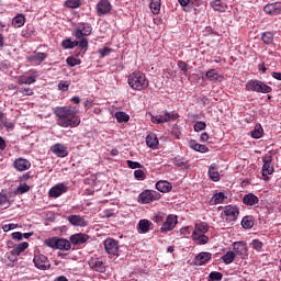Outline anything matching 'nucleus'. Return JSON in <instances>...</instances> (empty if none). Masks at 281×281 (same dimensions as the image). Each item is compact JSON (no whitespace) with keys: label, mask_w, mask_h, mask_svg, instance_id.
Returning <instances> with one entry per match:
<instances>
[{"label":"nucleus","mask_w":281,"mask_h":281,"mask_svg":"<svg viewBox=\"0 0 281 281\" xmlns=\"http://www.w3.org/2000/svg\"><path fill=\"white\" fill-rule=\"evenodd\" d=\"M54 115L57 117V126L61 128H78L80 126L78 111L71 106H57L54 109Z\"/></svg>","instance_id":"nucleus-1"},{"label":"nucleus","mask_w":281,"mask_h":281,"mask_svg":"<svg viewBox=\"0 0 281 281\" xmlns=\"http://www.w3.org/2000/svg\"><path fill=\"white\" fill-rule=\"evenodd\" d=\"M127 83L133 91H144L145 89H148V86L150 85L148 78H146V75L142 71L130 74Z\"/></svg>","instance_id":"nucleus-2"},{"label":"nucleus","mask_w":281,"mask_h":281,"mask_svg":"<svg viewBox=\"0 0 281 281\" xmlns=\"http://www.w3.org/2000/svg\"><path fill=\"white\" fill-rule=\"evenodd\" d=\"M46 247L50 249H59L61 251H69L71 249V241L65 238L52 237L45 240Z\"/></svg>","instance_id":"nucleus-3"},{"label":"nucleus","mask_w":281,"mask_h":281,"mask_svg":"<svg viewBox=\"0 0 281 281\" xmlns=\"http://www.w3.org/2000/svg\"><path fill=\"white\" fill-rule=\"evenodd\" d=\"M246 89L247 91H256V93H271L273 91L271 87L258 79L247 81Z\"/></svg>","instance_id":"nucleus-4"},{"label":"nucleus","mask_w":281,"mask_h":281,"mask_svg":"<svg viewBox=\"0 0 281 281\" xmlns=\"http://www.w3.org/2000/svg\"><path fill=\"white\" fill-rule=\"evenodd\" d=\"M88 265L92 271L98 273H106V259L104 257H91Z\"/></svg>","instance_id":"nucleus-5"},{"label":"nucleus","mask_w":281,"mask_h":281,"mask_svg":"<svg viewBox=\"0 0 281 281\" xmlns=\"http://www.w3.org/2000/svg\"><path fill=\"white\" fill-rule=\"evenodd\" d=\"M93 27L89 23L81 22L77 24L72 31L75 38H85V36H91Z\"/></svg>","instance_id":"nucleus-6"},{"label":"nucleus","mask_w":281,"mask_h":281,"mask_svg":"<svg viewBox=\"0 0 281 281\" xmlns=\"http://www.w3.org/2000/svg\"><path fill=\"white\" fill-rule=\"evenodd\" d=\"M105 252L110 256V258L120 256V241L113 238H106L103 241Z\"/></svg>","instance_id":"nucleus-7"},{"label":"nucleus","mask_w":281,"mask_h":281,"mask_svg":"<svg viewBox=\"0 0 281 281\" xmlns=\"http://www.w3.org/2000/svg\"><path fill=\"white\" fill-rule=\"evenodd\" d=\"M161 193L155 190H145L138 195V201L143 204L153 203V201H159Z\"/></svg>","instance_id":"nucleus-8"},{"label":"nucleus","mask_w":281,"mask_h":281,"mask_svg":"<svg viewBox=\"0 0 281 281\" xmlns=\"http://www.w3.org/2000/svg\"><path fill=\"white\" fill-rule=\"evenodd\" d=\"M41 76V72L36 69H31L24 75L20 76L18 79V83L20 85H34L36 82V79Z\"/></svg>","instance_id":"nucleus-9"},{"label":"nucleus","mask_w":281,"mask_h":281,"mask_svg":"<svg viewBox=\"0 0 281 281\" xmlns=\"http://www.w3.org/2000/svg\"><path fill=\"white\" fill-rule=\"evenodd\" d=\"M263 166H262V179L263 181H269V175L274 172L273 166L271 164L273 162V156L269 155L262 158Z\"/></svg>","instance_id":"nucleus-10"},{"label":"nucleus","mask_w":281,"mask_h":281,"mask_svg":"<svg viewBox=\"0 0 281 281\" xmlns=\"http://www.w3.org/2000/svg\"><path fill=\"white\" fill-rule=\"evenodd\" d=\"M33 262L36 269H40L41 271H47V269L52 267V263L49 262V259L47 258V256L42 254L35 255Z\"/></svg>","instance_id":"nucleus-11"},{"label":"nucleus","mask_w":281,"mask_h":281,"mask_svg":"<svg viewBox=\"0 0 281 281\" xmlns=\"http://www.w3.org/2000/svg\"><path fill=\"white\" fill-rule=\"evenodd\" d=\"M95 10H97L98 16H104L111 13V10H113V5L109 0H100L97 3Z\"/></svg>","instance_id":"nucleus-12"},{"label":"nucleus","mask_w":281,"mask_h":281,"mask_svg":"<svg viewBox=\"0 0 281 281\" xmlns=\"http://www.w3.org/2000/svg\"><path fill=\"white\" fill-rule=\"evenodd\" d=\"M12 166L18 172H25V170H30L32 168V162L29 159L20 157L14 159Z\"/></svg>","instance_id":"nucleus-13"},{"label":"nucleus","mask_w":281,"mask_h":281,"mask_svg":"<svg viewBox=\"0 0 281 281\" xmlns=\"http://www.w3.org/2000/svg\"><path fill=\"white\" fill-rule=\"evenodd\" d=\"M47 56V53L33 52V54L27 57V60L33 67H38V65L45 63Z\"/></svg>","instance_id":"nucleus-14"},{"label":"nucleus","mask_w":281,"mask_h":281,"mask_svg":"<svg viewBox=\"0 0 281 281\" xmlns=\"http://www.w3.org/2000/svg\"><path fill=\"white\" fill-rule=\"evenodd\" d=\"M223 214L224 216H226L227 223H232L233 221H236L238 218V214H240V211H238V206L226 205Z\"/></svg>","instance_id":"nucleus-15"},{"label":"nucleus","mask_w":281,"mask_h":281,"mask_svg":"<svg viewBox=\"0 0 281 281\" xmlns=\"http://www.w3.org/2000/svg\"><path fill=\"white\" fill-rule=\"evenodd\" d=\"M233 249L235 255L240 256V258L245 259L248 256L247 243L245 241H235L233 244Z\"/></svg>","instance_id":"nucleus-16"},{"label":"nucleus","mask_w":281,"mask_h":281,"mask_svg":"<svg viewBox=\"0 0 281 281\" xmlns=\"http://www.w3.org/2000/svg\"><path fill=\"white\" fill-rule=\"evenodd\" d=\"M50 153H53V155H56V157H60V158H65L69 156V151L67 150V146L57 143L54 144L53 146H50Z\"/></svg>","instance_id":"nucleus-17"},{"label":"nucleus","mask_w":281,"mask_h":281,"mask_svg":"<svg viewBox=\"0 0 281 281\" xmlns=\"http://www.w3.org/2000/svg\"><path fill=\"white\" fill-rule=\"evenodd\" d=\"M177 215H168L166 221L164 222L160 231L161 232H172L175 227H177Z\"/></svg>","instance_id":"nucleus-18"},{"label":"nucleus","mask_w":281,"mask_h":281,"mask_svg":"<svg viewBox=\"0 0 281 281\" xmlns=\"http://www.w3.org/2000/svg\"><path fill=\"white\" fill-rule=\"evenodd\" d=\"M263 12L270 14L271 16H278L281 14V2H272L263 7Z\"/></svg>","instance_id":"nucleus-19"},{"label":"nucleus","mask_w":281,"mask_h":281,"mask_svg":"<svg viewBox=\"0 0 281 281\" xmlns=\"http://www.w3.org/2000/svg\"><path fill=\"white\" fill-rule=\"evenodd\" d=\"M67 221L70 225H74V227H87V225H89L85 217L80 215H69Z\"/></svg>","instance_id":"nucleus-20"},{"label":"nucleus","mask_w":281,"mask_h":281,"mask_svg":"<svg viewBox=\"0 0 281 281\" xmlns=\"http://www.w3.org/2000/svg\"><path fill=\"white\" fill-rule=\"evenodd\" d=\"M65 192H67V187H65L63 183H59L49 190L48 195L50 199H58V196H61V194H65Z\"/></svg>","instance_id":"nucleus-21"},{"label":"nucleus","mask_w":281,"mask_h":281,"mask_svg":"<svg viewBox=\"0 0 281 281\" xmlns=\"http://www.w3.org/2000/svg\"><path fill=\"white\" fill-rule=\"evenodd\" d=\"M89 240V235L77 233L70 236V245H85Z\"/></svg>","instance_id":"nucleus-22"},{"label":"nucleus","mask_w":281,"mask_h":281,"mask_svg":"<svg viewBox=\"0 0 281 281\" xmlns=\"http://www.w3.org/2000/svg\"><path fill=\"white\" fill-rule=\"evenodd\" d=\"M2 262L7 267H15L16 262H19V257L11 250L4 255Z\"/></svg>","instance_id":"nucleus-23"},{"label":"nucleus","mask_w":281,"mask_h":281,"mask_svg":"<svg viewBox=\"0 0 281 281\" xmlns=\"http://www.w3.org/2000/svg\"><path fill=\"white\" fill-rule=\"evenodd\" d=\"M210 260H212V254L200 252L198 256H195L193 262L196 267H202V265L210 262Z\"/></svg>","instance_id":"nucleus-24"},{"label":"nucleus","mask_w":281,"mask_h":281,"mask_svg":"<svg viewBox=\"0 0 281 281\" xmlns=\"http://www.w3.org/2000/svg\"><path fill=\"white\" fill-rule=\"evenodd\" d=\"M146 145L148 148H153V150H157L159 148V138H157L156 134H148L146 137Z\"/></svg>","instance_id":"nucleus-25"},{"label":"nucleus","mask_w":281,"mask_h":281,"mask_svg":"<svg viewBox=\"0 0 281 281\" xmlns=\"http://www.w3.org/2000/svg\"><path fill=\"white\" fill-rule=\"evenodd\" d=\"M189 148L195 150V153H210V148L207 146L201 145L194 139L189 140Z\"/></svg>","instance_id":"nucleus-26"},{"label":"nucleus","mask_w":281,"mask_h":281,"mask_svg":"<svg viewBox=\"0 0 281 281\" xmlns=\"http://www.w3.org/2000/svg\"><path fill=\"white\" fill-rule=\"evenodd\" d=\"M209 177L211 181H221V173H218V165L212 164L209 167Z\"/></svg>","instance_id":"nucleus-27"},{"label":"nucleus","mask_w":281,"mask_h":281,"mask_svg":"<svg viewBox=\"0 0 281 281\" xmlns=\"http://www.w3.org/2000/svg\"><path fill=\"white\" fill-rule=\"evenodd\" d=\"M260 200L254 193H248L243 198L244 205L254 206L258 205Z\"/></svg>","instance_id":"nucleus-28"},{"label":"nucleus","mask_w":281,"mask_h":281,"mask_svg":"<svg viewBox=\"0 0 281 281\" xmlns=\"http://www.w3.org/2000/svg\"><path fill=\"white\" fill-rule=\"evenodd\" d=\"M156 190L166 194V192H170L172 190V184L166 180H160L156 183Z\"/></svg>","instance_id":"nucleus-29"},{"label":"nucleus","mask_w":281,"mask_h":281,"mask_svg":"<svg viewBox=\"0 0 281 281\" xmlns=\"http://www.w3.org/2000/svg\"><path fill=\"white\" fill-rule=\"evenodd\" d=\"M209 231H210V227L207 226V223L195 224L192 236L204 235V234H207Z\"/></svg>","instance_id":"nucleus-30"},{"label":"nucleus","mask_w":281,"mask_h":281,"mask_svg":"<svg viewBox=\"0 0 281 281\" xmlns=\"http://www.w3.org/2000/svg\"><path fill=\"white\" fill-rule=\"evenodd\" d=\"M227 199V195L223 192L215 193L210 200V205H221L223 201Z\"/></svg>","instance_id":"nucleus-31"},{"label":"nucleus","mask_w":281,"mask_h":281,"mask_svg":"<svg viewBox=\"0 0 281 281\" xmlns=\"http://www.w3.org/2000/svg\"><path fill=\"white\" fill-rule=\"evenodd\" d=\"M262 135H265V130L262 125L258 123L255 125L254 131L250 132V137H252V139H260Z\"/></svg>","instance_id":"nucleus-32"},{"label":"nucleus","mask_w":281,"mask_h":281,"mask_svg":"<svg viewBox=\"0 0 281 281\" xmlns=\"http://www.w3.org/2000/svg\"><path fill=\"white\" fill-rule=\"evenodd\" d=\"M150 225H151L150 221H148V220H140L138 222V232L140 234H148V232H150Z\"/></svg>","instance_id":"nucleus-33"},{"label":"nucleus","mask_w":281,"mask_h":281,"mask_svg":"<svg viewBox=\"0 0 281 281\" xmlns=\"http://www.w3.org/2000/svg\"><path fill=\"white\" fill-rule=\"evenodd\" d=\"M27 247H30V244L27 241H23L19 245H15L11 251L19 258V256H21V254H23Z\"/></svg>","instance_id":"nucleus-34"},{"label":"nucleus","mask_w":281,"mask_h":281,"mask_svg":"<svg viewBox=\"0 0 281 281\" xmlns=\"http://www.w3.org/2000/svg\"><path fill=\"white\" fill-rule=\"evenodd\" d=\"M273 38H276L273 32L267 31L261 34V41H263L265 45L273 44Z\"/></svg>","instance_id":"nucleus-35"},{"label":"nucleus","mask_w":281,"mask_h":281,"mask_svg":"<svg viewBox=\"0 0 281 281\" xmlns=\"http://www.w3.org/2000/svg\"><path fill=\"white\" fill-rule=\"evenodd\" d=\"M12 25L14 27H23V25H25V15L22 13L15 15L12 20Z\"/></svg>","instance_id":"nucleus-36"},{"label":"nucleus","mask_w":281,"mask_h":281,"mask_svg":"<svg viewBox=\"0 0 281 281\" xmlns=\"http://www.w3.org/2000/svg\"><path fill=\"white\" fill-rule=\"evenodd\" d=\"M236 259V252L228 250L224 256H222V260L224 265H232Z\"/></svg>","instance_id":"nucleus-37"},{"label":"nucleus","mask_w":281,"mask_h":281,"mask_svg":"<svg viewBox=\"0 0 281 281\" xmlns=\"http://www.w3.org/2000/svg\"><path fill=\"white\" fill-rule=\"evenodd\" d=\"M30 186L27 183H20L18 188L14 190L13 194L16 196L19 194H26L30 192Z\"/></svg>","instance_id":"nucleus-38"},{"label":"nucleus","mask_w":281,"mask_h":281,"mask_svg":"<svg viewBox=\"0 0 281 281\" xmlns=\"http://www.w3.org/2000/svg\"><path fill=\"white\" fill-rule=\"evenodd\" d=\"M149 8L153 14H159L161 10V0H150Z\"/></svg>","instance_id":"nucleus-39"},{"label":"nucleus","mask_w":281,"mask_h":281,"mask_svg":"<svg viewBox=\"0 0 281 281\" xmlns=\"http://www.w3.org/2000/svg\"><path fill=\"white\" fill-rule=\"evenodd\" d=\"M193 240L196 241V245H207L210 243V237L204 235H192Z\"/></svg>","instance_id":"nucleus-40"},{"label":"nucleus","mask_w":281,"mask_h":281,"mask_svg":"<svg viewBox=\"0 0 281 281\" xmlns=\"http://www.w3.org/2000/svg\"><path fill=\"white\" fill-rule=\"evenodd\" d=\"M254 217L252 216H245L241 220V227H244V229H251V227H254Z\"/></svg>","instance_id":"nucleus-41"},{"label":"nucleus","mask_w":281,"mask_h":281,"mask_svg":"<svg viewBox=\"0 0 281 281\" xmlns=\"http://www.w3.org/2000/svg\"><path fill=\"white\" fill-rule=\"evenodd\" d=\"M65 8H69L70 10H76V8H80L82 5L81 0H66L64 3Z\"/></svg>","instance_id":"nucleus-42"},{"label":"nucleus","mask_w":281,"mask_h":281,"mask_svg":"<svg viewBox=\"0 0 281 281\" xmlns=\"http://www.w3.org/2000/svg\"><path fill=\"white\" fill-rule=\"evenodd\" d=\"M211 5L216 12H225V10H227V7L223 5V2H221V0L212 1Z\"/></svg>","instance_id":"nucleus-43"},{"label":"nucleus","mask_w":281,"mask_h":281,"mask_svg":"<svg viewBox=\"0 0 281 281\" xmlns=\"http://www.w3.org/2000/svg\"><path fill=\"white\" fill-rule=\"evenodd\" d=\"M114 117L119 122V124H122V122H128V120H131V116L125 112H116Z\"/></svg>","instance_id":"nucleus-44"},{"label":"nucleus","mask_w":281,"mask_h":281,"mask_svg":"<svg viewBox=\"0 0 281 281\" xmlns=\"http://www.w3.org/2000/svg\"><path fill=\"white\" fill-rule=\"evenodd\" d=\"M61 46L64 49H74V47H78V41L64 40Z\"/></svg>","instance_id":"nucleus-45"},{"label":"nucleus","mask_w":281,"mask_h":281,"mask_svg":"<svg viewBox=\"0 0 281 281\" xmlns=\"http://www.w3.org/2000/svg\"><path fill=\"white\" fill-rule=\"evenodd\" d=\"M205 77L211 82H216V80H218V72H216V70H214V69H210L206 71Z\"/></svg>","instance_id":"nucleus-46"},{"label":"nucleus","mask_w":281,"mask_h":281,"mask_svg":"<svg viewBox=\"0 0 281 281\" xmlns=\"http://www.w3.org/2000/svg\"><path fill=\"white\" fill-rule=\"evenodd\" d=\"M164 218H166V213L159 211L154 214V216L151 217V221H154V223H157L159 225V223H164Z\"/></svg>","instance_id":"nucleus-47"},{"label":"nucleus","mask_w":281,"mask_h":281,"mask_svg":"<svg viewBox=\"0 0 281 281\" xmlns=\"http://www.w3.org/2000/svg\"><path fill=\"white\" fill-rule=\"evenodd\" d=\"M80 63L82 61L74 56H69L66 59V64L68 65V67H76V65H80Z\"/></svg>","instance_id":"nucleus-48"},{"label":"nucleus","mask_w":281,"mask_h":281,"mask_svg":"<svg viewBox=\"0 0 281 281\" xmlns=\"http://www.w3.org/2000/svg\"><path fill=\"white\" fill-rule=\"evenodd\" d=\"M111 52H113V48L104 46L103 48H100L98 50V54H99L100 58H105V56H109L111 54Z\"/></svg>","instance_id":"nucleus-49"},{"label":"nucleus","mask_w":281,"mask_h":281,"mask_svg":"<svg viewBox=\"0 0 281 281\" xmlns=\"http://www.w3.org/2000/svg\"><path fill=\"white\" fill-rule=\"evenodd\" d=\"M221 280H223V273L221 272L212 271L209 274V281H221Z\"/></svg>","instance_id":"nucleus-50"},{"label":"nucleus","mask_w":281,"mask_h":281,"mask_svg":"<svg viewBox=\"0 0 281 281\" xmlns=\"http://www.w3.org/2000/svg\"><path fill=\"white\" fill-rule=\"evenodd\" d=\"M172 164L178 168H188V162L183 161V159L179 157L173 158Z\"/></svg>","instance_id":"nucleus-51"},{"label":"nucleus","mask_w":281,"mask_h":281,"mask_svg":"<svg viewBox=\"0 0 281 281\" xmlns=\"http://www.w3.org/2000/svg\"><path fill=\"white\" fill-rule=\"evenodd\" d=\"M195 133H199L201 131H205V128H207V124H205V122L203 121H198L194 126H193Z\"/></svg>","instance_id":"nucleus-52"},{"label":"nucleus","mask_w":281,"mask_h":281,"mask_svg":"<svg viewBox=\"0 0 281 281\" xmlns=\"http://www.w3.org/2000/svg\"><path fill=\"white\" fill-rule=\"evenodd\" d=\"M165 122H173V120H177L179 117V114L175 112H165Z\"/></svg>","instance_id":"nucleus-53"},{"label":"nucleus","mask_w":281,"mask_h":281,"mask_svg":"<svg viewBox=\"0 0 281 281\" xmlns=\"http://www.w3.org/2000/svg\"><path fill=\"white\" fill-rule=\"evenodd\" d=\"M70 85L71 83L69 81L61 80L59 81L57 87L59 91H69Z\"/></svg>","instance_id":"nucleus-54"},{"label":"nucleus","mask_w":281,"mask_h":281,"mask_svg":"<svg viewBox=\"0 0 281 281\" xmlns=\"http://www.w3.org/2000/svg\"><path fill=\"white\" fill-rule=\"evenodd\" d=\"M0 205H11L10 198L4 192H0Z\"/></svg>","instance_id":"nucleus-55"},{"label":"nucleus","mask_w":281,"mask_h":281,"mask_svg":"<svg viewBox=\"0 0 281 281\" xmlns=\"http://www.w3.org/2000/svg\"><path fill=\"white\" fill-rule=\"evenodd\" d=\"M134 177L137 181H144V179H146V173H144V170L137 169L134 171Z\"/></svg>","instance_id":"nucleus-56"},{"label":"nucleus","mask_w":281,"mask_h":281,"mask_svg":"<svg viewBox=\"0 0 281 281\" xmlns=\"http://www.w3.org/2000/svg\"><path fill=\"white\" fill-rule=\"evenodd\" d=\"M178 67H179V69H180L181 71H183L184 76H188V69H189V67H188V64H187L186 61L179 60V61H178Z\"/></svg>","instance_id":"nucleus-57"},{"label":"nucleus","mask_w":281,"mask_h":281,"mask_svg":"<svg viewBox=\"0 0 281 281\" xmlns=\"http://www.w3.org/2000/svg\"><path fill=\"white\" fill-rule=\"evenodd\" d=\"M78 45L81 49H87V47H89V40H87L86 37H81V38H77Z\"/></svg>","instance_id":"nucleus-58"},{"label":"nucleus","mask_w":281,"mask_h":281,"mask_svg":"<svg viewBox=\"0 0 281 281\" xmlns=\"http://www.w3.org/2000/svg\"><path fill=\"white\" fill-rule=\"evenodd\" d=\"M252 248L256 249V251H260V249H262L263 244L262 241H260V239H254L252 243Z\"/></svg>","instance_id":"nucleus-59"},{"label":"nucleus","mask_w":281,"mask_h":281,"mask_svg":"<svg viewBox=\"0 0 281 281\" xmlns=\"http://www.w3.org/2000/svg\"><path fill=\"white\" fill-rule=\"evenodd\" d=\"M126 164H127L128 168H131L132 170H136V168H142V164H139L137 161L127 160Z\"/></svg>","instance_id":"nucleus-60"},{"label":"nucleus","mask_w":281,"mask_h":281,"mask_svg":"<svg viewBox=\"0 0 281 281\" xmlns=\"http://www.w3.org/2000/svg\"><path fill=\"white\" fill-rule=\"evenodd\" d=\"M20 93L23 95H34V90L32 88H21Z\"/></svg>","instance_id":"nucleus-61"},{"label":"nucleus","mask_w":281,"mask_h":281,"mask_svg":"<svg viewBox=\"0 0 281 281\" xmlns=\"http://www.w3.org/2000/svg\"><path fill=\"white\" fill-rule=\"evenodd\" d=\"M2 229L3 232H11V229H16V224H4Z\"/></svg>","instance_id":"nucleus-62"},{"label":"nucleus","mask_w":281,"mask_h":281,"mask_svg":"<svg viewBox=\"0 0 281 281\" xmlns=\"http://www.w3.org/2000/svg\"><path fill=\"white\" fill-rule=\"evenodd\" d=\"M154 122H157V124H166V116L162 115H157L155 119H154Z\"/></svg>","instance_id":"nucleus-63"},{"label":"nucleus","mask_w":281,"mask_h":281,"mask_svg":"<svg viewBox=\"0 0 281 281\" xmlns=\"http://www.w3.org/2000/svg\"><path fill=\"white\" fill-rule=\"evenodd\" d=\"M12 238L13 240H23V233L21 232L12 233Z\"/></svg>","instance_id":"nucleus-64"}]
</instances>
